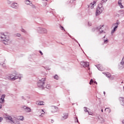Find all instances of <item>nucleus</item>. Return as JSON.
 Listing matches in <instances>:
<instances>
[{
    "instance_id": "nucleus-17",
    "label": "nucleus",
    "mask_w": 124,
    "mask_h": 124,
    "mask_svg": "<svg viewBox=\"0 0 124 124\" xmlns=\"http://www.w3.org/2000/svg\"><path fill=\"white\" fill-rule=\"evenodd\" d=\"M25 3H26V4H29L31 6H33V4H32V3H31V1L30 0H26Z\"/></svg>"
},
{
    "instance_id": "nucleus-4",
    "label": "nucleus",
    "mask_w": 124,
    "mask_h": 124,
    "mask_svg": "<svg viewBox=\"0 0 124 124\" xmlns=\"http://www.w3.org/2000/svg\"><path fill=\"white\" fill-rule=\"evenodd\" d=\"M45 81H46V78H42L38 81L37 83V86L40 89H43L44 88V85H45Z\"/></svg>"
},
{
    "instance_id": "nucleus-42",
    "label": "nucleus",
    "mask_w": 124,
    "mask_h": 124,
    "mask_svg": "<svg viewBox=\"0 0 124 124\" xmlns=\"http://www.w3.org/2000/svg\"><path fill=\"white\" fill-rule=\"evenodd\" d=\"M94 84H96V85H97V82H96V81H94Z\"/></svg>"
},
{
    "instance_id": "nucleus-3",
    "label": "nucleus",
    "mask_w": 124,
    "mask_h": 124,
    "mask_svg": "<svg viewBox=\"0 0 124 124\" xmlns=\"http://www.w3.org/2000/svg\"><path fill=\"white\" fill-rule=\"evenodd\" d=\"M104 10V8L103 7L102 4V3L99 4L96 8V16H98L99 15H100V14L102 13V12Z\"/></svg>"
},
{
    "instance_id": "nucleus-5",
    "label": "nucleus",
    "mask_w": 124,
    "mask_h": 124,
    "mask_svg": "<svg viewBox=\"0 0 124 124\" xmlns=\"http://www.w3.org/2000/svg\"><path fill=\"white\" fill-rule=\"evenodd\" d=\"M36 31L38 33H40V34H46L47 32V29L41 27L37 28Z\"/></svg>"
},
{
    "instance_id": "nucleus-12",
    "label": "nucleus",
    "mask_w": 124,
    "mask_h": 124,
    "mask_svg": "<svg viewBox=\"0 0 124 124\" xmlns=\"http://www.w3.org/2000/svg\"><path fill=\"white\" fill-rule=\"evenodd\" d=\"M11 6L15 9H19V4L17 3H13L11 4Z\"/></svg>"
},
{
    "instance_id": "nucleus-7",
    "label": "nucleus",
    "mask_w": 124,
    "mask_h": 124,
    "mask_svg": "<svg viewBox=\"0 0 124 124\" xmlns=\"http://www.w3.org/2000/svg\"><path fill=\"white\" fill-rule=\"evenodd\" d=\"M6 120H8V121L11 123V124H20V122L17 121H14L11 116H8L6 117Z\"/></svg>"
},
{
    "instance_id": "nucleus-37",
    "label": "nucleus",
    "mask_w": 124,
    "mask_h": 124,
    "mask_svg": "<svg viewBox=\"0 0 124 124\" xmlns=\"http://www.w3.org/2000/svg\"><path fill=\"white\" fill-rule=\"evenodd\" d=\"M88 113L89 115H93V112H92L88 111Z\"/></svg>"
},
{
    "instance_id": "nucleus-48",
    "label": "nucleus",
    "mask_w": 124,
    "mask_h": 124,
    "mask_svg": "<svg viewBox=\"0 0 124 124\" xmlns=\"http://www.w3.org/2000/svg\"><path fill=\"white\" fill-rule=\"evenodd\" d=\"M107 1L108 0H106Z\"/></svg>"
},
{
    "instance_id": "nucleus-19",
    "label": "nucleus",
    "mask_w": 124,
    "mask_h": 124,
    "mask_svg": "<svg viewBox=\"0 0 124 124\" xmlns=\"http://www.w3.org/2000/svg\"><path fill=\"white\" fill-rule=\"evenodd\" d=\"M102 28H103V26H100L97 28V30L99 31L100 33H101V32H103V30H102Z\"/></svg>"
},
{
    "instance_id": "nucleus-32",
    "label": "nucleus",
    "mask_w": 124,
    "mask_h": 124,
    "mask_svg": "<svg viewBox=\"0 0 124 124\" xmlns=\"http://www.w3.org/2000/svg\"><path fill=\"white\" fill-rule=\"evenodd\" d=\"M93 79H91L89 84H90V85H92V84H93Z\"/></svg>"
},
{
    "instance_id": "nucleus-16",
    "label": "nucleus",
    "mask_w": 124,
    "mask_h": 124,
    "mask_svg": "<svg viewBox=\"0 0 124 124\" xmlns=\"http://www.w3.org/2000/svg\"><path fill=\"white\" fill-rule=\"evenodd\" d=\"M96 5V3L95 1H93V2L91 3L90 5L88 6V7L89 8H91V9H93L94 8V7Z\"/></svg>"
},
{
    "instance_id": "nucleus-24",
    "label": "nucleus",
    "mask_w": 124,
    "mask_h": 124,
    "mask_svg": "<svg viewBox=\"0 0 124 124\" xmlns=\"http://www.w3.org/2000/svg\"><path fill=\"white\" fill-rule=\"evenodd\" d=\"M106 76L108 77V78H110L111 77V74L108 73L107 74H106Z\"/></svg>"
},
{
    "instance_id": "nucleus-46",
    "label": "nucleus",
    "mask_w": 124,
    "mask_h": 124,
    "mask_svg": "<svg viewBox=\"0 0 124 124\" xmlns=\"http://www.w3.org/2000/svg\"><path fill=\"white\" fill-rule=\"evenodd\" d=\"M104 94L105 95V92H104Z\"/></svg>"
},
{
    "instance_id": "nucleus-33",
    "label": "nucleus",
    "mask_w": 124,
    "mask_h": 124,
    "mask_svg": "<svg viewBox=\"0 0 124 124\" xmlns=\"http://www.w3.org/2000/svg\"><path fill=\"white\" fill-rule=\"evenodd\" d=\"M106 1H107L106 0H102L101 4H102V3H104V2H106Z\"/></svg>"
},
{
    "instance_id": "nucleus-41",
    "label": "nucleus",
    "mask_w": 124,
    "mask_h": 124,
    "mask_svg": "<svg viewBox=\"0 0 124 124\" xmlns=\"http://www.w3.org/2000/svg\"><path fill=\"white\" fill-rule=\"evenodd\" d=\"M40 53L41 55H43V53H42V52H41V51H40Z\"/></svg>"
},
{
    "instance_id": "nucleus-14",
    "label": "nucleus",
    "mask_w": 124,
    "mask_h": 124,
    "mask_svg": "<svg viewBox=\"0 0 124 124\" xmlns=\"http://www.w3.org/2000/svg\"><path fill=\"white\" fill-rule=\"evenodd\" d=\"M80 65L83 67H88L90 65L89 62H81Z\"/></svg>"
},
{
    "instance_id": "nucleus-25",
    "label": "nucleus",
    "mask_w": 124,
    "mask_h": 124,
    "mask_svg": "<svg viewBox=\"0 0 124 124\" xmlns=\"http://www.w3.org/2000/svg\"><path fill=\"white\" fill-rule=\"evenodd\" d=\"M101 123L103 124V123H105V120L103 118H101L100 119Z\"/></svg>"
},
{
    "instance_id": "nucleus-40",
    "label": "nucleus",
    "mask_w": 124,
    "mask_h": 124,
    "mask_svg": "<svg viewBox=\"0 0 124 124\" xmlns=\"http://www.w3.org/2000/svg\"><path fill=\"white\" fill-rule=\"evenodd\" d=\"M22 99H24L25 100V97L24 96H21Z\"/></svg>"
},
{
    "instance_id": "nucleus-9",
    "label": "nucleus",
    "mask_w": 124,
    "mask_h": 124,
    "mask_svg": "<svg viewBox=\"0 0 124 124\" xmlns=\"http://www.w3.org/2000/svg\"><path fill=\"white\" fill-rule=\"evenodd\" d=\"M39 114H41L39 115V117L40 118H43L44 117V115H45V111H44V109H39L38 110Z\"/></svg>"
},
{
    "instance_id": "nucleus-36",
    "label": "nucleus",
    "mask_w": 124,
    "mask_h": 124,
    "mask_svg": "<svg viewBox=\"0 0 124 124\" xmlns=\"http://www.w3.org/2000/svg\"><path fill=\"white\" fill-rule=\"evenodd\" d=\"M88 25L89 26V27L92 26V23H91L90 22H88Z\"/></svg>"
},
{
    "instance_id": "nucleus-23",
    "label": "nucleus",
    "mask_w": 124,
    "mask_h": 124,
    "mask_svg": "<svg viewBox=\"0 0 124 124\" xmlns=\"http://www.w3.org/2000/svg\"><path fill=\"white\" fill-rule=\"evenodd\" d=\"M105 111H107V112H108V113H111V109H110V108H105Z\"/></svg>"
},
{
    "instance_id": "nucleus-39",
    "label": "nucleus",
    "mask_w": 124,
    "mask_h": 124,
    "mask_svg": "<svg viewBox=\"0 0 124 124\" xmlns=\"http://www.w3.org/2000/svg\"><path fill=\"white\" fill-rule=\"evenodd\" d=\"M60 28L61 29V30H64V29L63 28V27L62 26H60Z\"/></svg>"
},
{
    "instance_id": "nucleus-44",
    "label": "nucleus",
    "mask_w": 124,
    "mask_h": 124,
    "mask_svg": "<svg viewBox=\"0 0 124 124\" xmlns=\"http://www.w3.org/2000/svg\"><path fill=\"white\" fill-rule=\"evenodd\" d=\"M98 69L99 70H101V69H100V68H98Z\"/></svg>"
},
{
    "instance_id": "nucleus-30",
    "label": "nucleus",
    "mask_w": 124,
    "mask_h": 124,
    "mask_svg": "<svg viewBox=\"0 0 124 124\" xmlns=\"http://www.w3.org/2000/svg\"><path fill=\"white\" fill-rule=\"evenodd\" d=\"M75 123H79V121H78V118H77V117H76L75 118Z\"/></svg>"
},
{
    "instance_id": "nucleus-26",
    "label": "nucleus",
    "mask_w": 124,
    "mask_h": 124,
    "mask_svg": "<svg viewBox=\"0 0 124 124\" xmlns=\"http://www.w3.org/2000/svg\"><path fill=\"white\" fill-rule=\"evenodd\" d=\"M46 88L49 90V89H51V85H50L49 84L46 85Z\"/></svg>"
},
{
    "instance_id": "nucleus-20",
    "label": "nucleus",
    "mask_w": 124,
    "mask_h": 124,
    "mask_svg": "<svg viewBox=\"0 0 124 124\" xmlns=\"http://www.w3.org/2000/svg\"><path fill=\"white\" fill-rule=\"evenodd\" d=\"M43 103H44L43 102L40 101H38L36 102V104L37 105H41V106L44 105V104Z\"/></svg>"
},
{
    "instance_id": "nucleus-11",
    "label": "nucleus",
    "mask_w": 124,
    "mask_h": 124,
    "mask_svg": "<svg viewBox=\"0 0 124 124\" xmlns=\"http://www.w3.org/2000/svg\"><path fill=\"white\" fill-rule=\"evenodd\" d=\"M68 118V113H64L62 114L61 118V121H64V120H66Z\"/></svg>"
},
{
    "instance_id": "nucleus-27",
    "label": "nucleus",
    "mask_w": 124,
    "mask_h": 124,
    "mask_svg": "<svg viewBox=\"0 0 124 124\" xmlns=\"http://www.w3.org/2000/svg\"><path fill=\"white\" fill-rule=\"evenodd\" d=\"M21 31H22V32H24L25 33H26V32H27V31H26V30H25V29H21Z\"/></svg>"
},
{
    "instance_id": "nucleus-21",
    "label": "nucleus",
    "mask_w": 124,
    "mask_h": 124,
    "mask_svg": "<svg viewBox=\"0 0 124 124\" xmlns=\"http://www.w3.org/2000/svg\"><path fill=\"white\" fill-rule=\"evenodd\" d=\"M0 65H2V66L3 67V68H7V66L5 64V63H0Z\"/></svg>"
},
{
    "instance_id": "nucleus-35",
    "label": "nucleus",
    "mask_w": 124,
    "mask_h": 124,
    "mask_svg": "<svg viewBox=\"0 0 124 124\" xmlns=\"http://www.w3.org/2000/svg\"><path fill=\"white\" fill-rule=\"evenodd\" d=\"M3 121V118L2 117H0V123H1Z\"/></svg>"
},
{
    "instance_id": "nucleus-13",
    "label": "nucleus",
    "mask_w": 124,
    "mask_h": 124,
    "mask_svg": "<svg viewBox=\"0 0 124 124\" xmlns=\"http://www.w3.org/2000/svg\"><path fill=\"white\" fill-rule=\"evenodd\" d=\"M124 68V57H123V59L121 60L120 63L119 65V68L120 69H123Z\"/></svg>"
},
{
    "instance_id": "nucleus-6",
    "label": "nucleus",
    "mask_w": 124,
    "mask_h": 124,
    "mask_svg": "<svg viewBox=\"0 0 124 124\" xmlns=\"http://www.w3.org/2000/svg\"><path fill=\"white\" fill-rule=\"evenodd\" d=\"M119 24L120 21L117 20L116 23H113L112 24V28H113V29L111 31V34H113V33H114V32H115L116 31H117V29H118Z\"/></svg>"
},
{
    "instance_id": "nucleus-28",
    "label": "nucleus",
    "mask_w": 124,
    "mask_h": 124,
    "mask_svg": "<svg viewBox=\"0 0 124 124\" xmlns=\"http://www.w3.org/2000/svg\"><path fill=\"white\" fill-rule=\"evenodd\" d=\"M54 79H56V80H59V77L57 75H56L54 76Z\"/></svg>"
},
{
    "instance_id": "nucleus-43",
    "label": "nucleus",
    "mask_w": 124,
    "mask_h": 124,
    "mask_svg": "<svg viewBox=\"0 0 124 124\" xmlns=\"http://www.w3.org/2000/svg\"><path fill=\"white\" fill-rule=\"evenodd\" d=\"M122 124H124V120H123L122 121Z\"/></svg>"
},
{
    "instance_id": "nucleus-22",
    "label": "nucleus",
    "mask_w": 124,
    "mask_h": 124,
    "mask_svg": "<svg viewBox=\"0 0 124 124\" xmlns=\"http://www.w3.org/2000/svg\"><path fill=\"white\" fill-rule=\"evenodd\" d=\"M18 120L19 121H23L24 120V116H20L17 117Z\"/></svg>"
},
{
    "instance_id": "nucleus-18",
    "label": "nucleus",
    "mask_w": 124,
    "mask_h": 124,
    "mask_svg": "<svg viewBox=\"0 0 124 124\" xmlns=\"http://www.w3.org/2000/svg\"><path fill=\"white\" fill-rule=\"evenodd\" d=\"M122 1H123V0H118V5L120 6V8H124V6L122 4Z\"/></svg>"
},
{
    "instance_id": "nucleus-2",
    "label": "nucleus",
    "mask_w": 124,
    "mask_h": 124,
    "mask_svg": "<svg viewBox=\"0 0 124 124\" xmlns=\"http://www.w3.org/2000/svg\"><path fill=\"white\" fill-rule=\"evenodd\" d=\"M8 78L11 81H15V80H17V79L21 80L23 78V75L14 72L12 74H10L8 76Z\"/></svg>"
},
{
    "instance_id": "nucleus-29",
    "label": "nucleus",
    "mask_w": 124,
    "mask_h": 124,
    "mask_svg": "<svg viewBox=\"0 0 124 124\" xmlns=\"http://www.w3.org/2000/svg\"><path fill=\"white\" fill-rule=\"evenodd\" d=\"M104 43H105V44H107V43H108V39L104 40Z\"/></svg>"
},
{
    "instance_id": "nucleus-38",
    "label": "nucleus",
    "mask_w": 124,
    "mask_h": 124,
    "mask_svg": "<svg viewBox=\"0 0 124 124\" xmlns=\"http://www.w3.org/2000/svg\"><path fill=\"white\" fill-rule=\"evenodd\" d=\"M16 36H18V37H20V36H21V34L20 33H17L16 34Z\"/></svg>"
},
{
    "instance_id": "nucleus-31",
    "label": "nucleus",
    "mask_w": 124,
    "mask_h": 124,
    "mask_svg": "<svg viewBox=\"0 0 124 124\" xmlns=\"http://www.w3.org/2000/svg\"><path fill=\"white\" fill-rule=\"evenodd\" d=\"M84 112H88L89 111V110H87L88 108L87 107H84Z\"/></svg>"
},
{
    "instance_id": "nucleus-45",
    "label": "nucleus",
    "mask_w": 124,
    "mask_h": 124,
    "mask_svg": "<svg viewBox=\"0 0 124 124\" xmlns=\"http://www.w3.org/2000/svg\"><path fill=\"white\" fill-rule=\"evenodd\" d=\"M43 1H47V0H43Z\"/></svg>"
},
{
    "instance_id": "nucleus-34",
    "label": "nucleus",
    "mask_w": 124,
    "mask_h": 124,
    "mask_svg": "<svg viewBox=\"0 0 124 124\" xmlns=\"http://www.w3.org/2000/svg\"><path fill=\"white\" fill-rule=\"evenodd\" d=\"M106 1H107L106 0H102L101 4H102V3H104V2H106Z\"/></svg>"
},
{
    "instance_id": "nucleus-1",
    "label": "nucleus",
    "mask_w": 124,
    "mask_h": 124,
    "mask_svg": "<svg viewBox=\"0 0 124 124\" xmlns=\"http://www.w3.org/2000/svg\"><path fill=\"white\" fill-rule=\"evenodd\" d=\"M0 38L2 39L3 43H4L5 45H9V44L11 43V40H10L9 38V33L8 32H1L0 33Z\"/></svg>"
},
{
    "instance_id": "nucleus-47",
    "label": "nucleus",
    "mask_w": 124,
    "mask_h": 124,
    "mask_svg": "<svg viewBox=\"0 0 124 124\" xmlns=\"http://www.w3.org/2000/svg\"><path fill=\"white\" fill-rule=\"evenodd\" d=\"M101 112H103V109H101Z\"/></svg>"
},
{
    "instance_id": "nucleus-10",
    "label": "nucleus",
    "mask_w": 124,
    "mask_h": 124,
    "mask_svg": "<svg viewBox=\"0 0 124 124\" xmlns=\"http://www.w3.org/2000/svg\"><path fill=\"white\" fill-rule=\"evenodd\" d=\"M21 108H22V109H24V110H25L26 112H28V113L31 112V109L26 106H22Z\"/></svg>"
},
{
    "instance_id": "nucleus-15",
    "label": "nucleus",
    "mask_w": 124,
    "mask_h": 124,
    "mask_svg": "<svg viewBox=\"0 0 124 124\" xmlns=\"http://www.w3.org/2000/svg\"><path fill=\"white\" fill-rule=\"evenodd\" d=\"M58 111V107L55 106L51 107V113H56Z\"/></svg>"
},
{
    "instance_id": "nucleus-8",
    "label": "nucleus",
    "mask_w": 124,
    "mask_h": 124,
    "mask_svg": "<svg viewBox=\"0 0 124 124\" xmlns=\"http://www.w3.org/2000/svg\"><path fill=\"white\" fill-rule=\"evenodd\" d=\"M5 97V95L3 94L1 98H0V109H1L2 108V104L4 103V98Z\"/></svg>"
}]
</instances>
